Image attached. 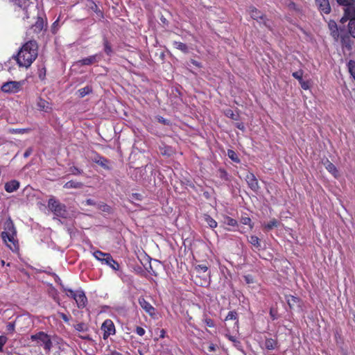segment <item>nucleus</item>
<instances>
[{
	"label": "nucleus",
	"instance_id": "nucleus-48",
	"mask_svg": "<svg viewBox=\"0 0 355 355\" xmlns=\"http://www.w3.org/2000/svg\"><path fill=\"white\" fill-rule=\"evenodd\" d=\"M218 172L220 173V178L225 180H228V174L227 171L223 168H219Z\"/></svg>",
	"mask_w": 355,
	"mask_h": 355
},
{
	"label": "nucleus",
	"instance_id": "nucleus-51",
	"mask_svg": "<svg viewBox=\"0 0 355 355\" xmlns=\"http://www.w3.org/2000/svg\"><path fill=\"white\" fill-rule=\"evenodd\" d=\"M70 171L73 175H80L83 173V171L76 166H72L70 168Z\"/></svg>",
	"mask_w": 355,
	"mask_h": 355
},
{
	"label": "nucleus",
	"instance_id": "nucleus-28",
	"mask_svg": "<svg viewBox=\"0 0 355 355\" xmlns=\"http://www.w3.org/2000/svg\"><path fill=\"white\" fill-rule=\"evenodd\" d=\"M87 6L97 15H102V12L93 0H87Z\"/></svg>",
	"mask_w": 355,
	"mask_h": 355
},
{
	"label": "nucleus",
	"instance_id": "nucleus-47",
	"mask_svg": "<svg viewBox=\"0 0 355 355\" xmlns=\"http://www.w3.org/2000/svg\"><path fill=\"white\" fill-rule=\"evenodd\" d=\"M156 119H157V121L160 123H162L164 125H171V121L168 119H164L162 116H156Z\"/></svg>",
	"mask_w": 355,
	"mask_h": 355
},
{
	"label": "nucleus",
	"instance_id": "nucleus-19",
	"mask_svg": "<svg viewBox=\"0 0 355 355\" xmlns=\"http://www.w3.org/2000/svg\"><path fill=\"white\" fill-rule=\"evenodd\" d=\"M103 263L109 266L114 270H119L120 268L119 263L112 258L110 254L105 258Z\"/></svg>",
	"mask_w": 355,
	"mask_h": 355
},
{
	"label": "nucleus",
	"instance_id": "nucleus-59",
	"mask_svg": "<svg viewBox=\"0 0 355 355\" xmlns=\"http://www.w3.org/2000/svg\"><path fill=\"white\" fill-rule=\"evenodd\" d=\"M59 316L66 322H68L69 320V317L64 313H59Z\"/></svg>",
	"mask_w": 355,
	"mask_h": 355
},
{
	"label": "nucleus",
	"instance_id": "nucleus-29",
	"mask_svg": "<svg viewBox=\"0 0 355 355\" xmlns=\"http://www.w3.org/2000/svg\"><path fill=\"white\" fill-rule=\"evenodd\" d=\"M227 154L228 157L234 162L237 164H239L241 162V159H239L237 153L234 150L228 149Z\"/></svg>",
	"mask_w": 355,
	"mask_h": 355
},
{
	"label": "nucleus",
	"instance_id": "nucleus-13",
	"mask_svg": "<svg viewBox=\"0 0 355 355\" xmlns=\"http://www.w3.org/2000/svg\"><path fill=\"white\" fill-rule=\"evenodd\" d=\"M139 304L149 315L153 316L155 315V309L144 297H140L139 298Z\"/></svg>",
	"mask_w": 355,
	"mask_h": 355
},
{
	"label": "nucleus",
	"instance_id": "nucleus-55",
	"mask_svg": "<svg viewBox=\"0 0 355 355\" xmlns=\"http://www.w3.org/2000/svg\"><path fill=\"white\" fill-rule=\"evenodd\" d=\"M7 340L5 336H0V352L3 351V347L6 343Z\"/></svg>",
	"mask_w": 355,
	"mask_h": 355
},
{
	"label": "nucleus",
	"instance_id": "nucleus-60",
	"mask_svg": "<svg viewBox=\"0 0 355 355\" xmlns=\"http://www.w3.org/2000/svg\"><path fill=\"white\" fill-rule=\"evenodd\" d=\"M191 62L192 64H193L194 66L198 67V68H201L202 67V64L200 62H199L198 61L196 60H193V59H191Z\"/></svg>",
	"mask_w": 355,
	"mask_h": 355
},
{
	"label": "nucleus",
	"instance_id": "nucleus-31",
	"mask_svg": "<svg viewBox=\"0 0 355 355\" xmlns=\"http://www.w3.org/2000/svg\"><path fill=\"white\" fill-rule=\"evenodd\" d=\"M225 115L228 117V118H230L233 120H238L239 119V114L238 113H235L234 112V110H231V109H227L225 110Z\"/></svg>",
	"mask_w": 355,
	"mask_h": 355
},
{
	"label": "nucleus",
	"instance_id": "nucleus-37",
	"mask_svg": "<svg viewBox=\"0 0 355 355\" xmlns=\"http://www.w3.org/2000/svg\"><path fill=\"white\" fill-rule=\"evenodd\" d=\"M224 223L229 225L235 227L238 225V222L236 220L230 217V216H225L224 218Z\"/></svg>",
	"mask_w": 355,
	"mask_h": 355
},
{
	"label": "nucleus",
	"instance_id": "nucleus-15",
	"mask_svg": "<svg viewBox=\"0 0 355 355\" xmlns=\"http://www.w3.org/2000/svg\"><path fill=\"white\" fill-rule=\"evenodd\" d=\"M318 9L322 13L329 14L331 12V6L329 0H315Z\"/></svg>",
	"mask_w": 355,
	"mask_h": 355
},
{
	"label": "nucleus",
	"instance_id": "nucleus-2",
	"mask_svg": "<svg viewBox=\"0 0 355 355\" xmlns=\"http://www.w3.org/2000/svg\"><path fill=\"white\" fill-rule=\"evenodd\" d=\"M5 231L1 234V237L5 244L12 252H17L19 249L17 239V230L12 220L9 218L4 225Z\"/></svg>",
	"mask_w": 355,
	"mask_h": 355
},
{
	"label": "nucleus",
	"instance_id": "nucleus-23",
	"mask_svg": "<svg viewBox=\"0 0 355 355\" xmlns=\"http://www.w3.org/2000/svg\"><path fill=\"white\" fill-rule=\"evenodd\" d=\"M83 186V184L80 182H76L74 180H70L67 182L63 187L64 189H80Z\"/></svg>",
	"mask_w": 355,
	"mask_h": 355
},
{
	"label": "nucleus",
	"instance_id": "nucleus-41",
	"mask_svg": "<svg viewBox=\"0 0 355 355\" xmlns=\"http://www.w3.org/2000/svg\"><path fill=\"white\" fill-rule=\"evenodd\" d=\"M62 289L64 292H66V295L67 297L74 299V297L76 295V291H73L70 288H67L64 287V286H62Z\"/></svg>",
	"mask_w": 355,
	"mask_h": 355
},
{
	"label": "nucleus",
	"instance_id": "nucleus-38",
	"mask_svg": "<svg viewBox=\"0 0 355 355\" xmlns=\"http://www.w3.org/2000/svg\"><path fill=\"white\" fill-rule=\"evenodd\" d=\"M92 92V89L91 87H89V86H86V87L81 88L78 90L79 96L82 98L85 96L86 95L90 94Z\"/></svg>",
	"mask_w": 355,
	"mask_h": 355
},
{
	"label": "nucleus",
	"instance_id": "nucleus-56",
	"mask_svg": "<svg viewBox=\"0 0 355 355\" xmlns=\"http://www.w3.org/2000/svg\"><path fill=\"white\" fill-rule=\"evenodd\" d=\"M135 332L137 333V335H139L140 336H143L145 334L146 331L141 327H137L136 329H135Z\"/></svg>",
	"mask_w": 355,
	"mask_h": 355
},
{
	"label": "nucleus",
	"instance_id": "nucleus-25",
	"mask_svg": "<svg viewBox=\"0 0 355 355\" xmlns=\"http://www.w3.org/2000/svg\"><path fill=\"white\" fill-rule=\"evenodd\" d=\"M325 168L326 169L331 173L334 177H337L338 175V170L336 167V166L331 163L328 159L326 161L325 164Z\"/></svg>",
	"mask_w": 355,
	"mask_h": 355
},
{
	"label": "nucleus",
	"instance_id": "nucleus-64",
	"mask_svg": "<svg viewBox=\"0 0 355 355\" xmlns=\"http://www.w3.org/2000/svg\"><path fill=\"white\" fill-rule=\"evenodd\" d=\"M347 20H349V18L348 17L345 15V13L344 14V16L341 18L340 19V21L342 23H345L346 22Z\"/></svg>",
	"mask_w": 355,
	"mask_h": 355
},
{
	"label": "nucleus",
	"instance_id": "nucleus-50",
	"mask_svg": "<svg viewBox=\"0 0 355 355\" xmlns=\"http://www.w3.org/2000/svg\"><path fill=\"white\" fill-rule=\"evenodd\" d=\"M204 322L209 327H215L214 321L210 318H205Z\"/></svg>",
	"mask_w": 355,
	"mask_h": 355
},
{
	"label": "nucleus",
	"instance_id": "nucleus-9",
	"mask_svg": "<svg viewBox=\"0 0 355 355\" xmlns=\"http://www.w3.org/2000/svg\"><path fill=\"white\" fill-rule=\"evenodd\" d=\"M245 181L248 187L254 192H257L259 189V184L258 180L255 177L254 174L251 172H248L245 175Z\"/></svg>",
	"mask_w": 355,
	"mask_h": 355
},
{
	"label": "nucleus",
	"instance_id": "nucleus-35",
	"mask_svg": "<svg viewBox=\"0 0 355 355\" xmlns=\"http://www.w3.org/2000/svg\"><path fill=\"white\" fill-rule=\"evenodd\" d=\"M279 223L277 219L273 218L265 225V228L268 230H271L274 227H277L279 225Z\"/></svg>",
	"mask_w": 355,
	"mask_h": 355
},
{
	"label": "nucleus",
	"instance_id": "nucleus-52",
	"mask_svg": "<svg viewBox=\"0 0 355 355\" xmlns=\"http://www.w3.org/2000/svg\"><path fill=\"white\" fill-rule=\"evenodd\" d=\"M38 77L41 80H43L45 79L46 77V69L44 67L39 69L38 71Z\"/></svg>",
	"mask_w": 355,
	"mask_h": 355
},
{
	"label": "nucleus",
	"instance_id": "nucleus-57",
	"mask_svg": "<svg viewBox=\"0 0 355 355\" xmlns=\"http://www.w3.org/2000/svg\"><path fill=\"white\" fill-rule=\"evenodd\" d=\"M299 83L301 85V87L304 89L307 90L309 89V84L307 81H304L303 79L300 81H299Z\"/></svg>",
	"mask_w": 355,
	"mask_h": 355
},
{
	"label": "nucleus",
	"instance_id": "nucleus-61",
	"mask_svg": "<svg viewBox=\"0 0 355 355\" xmlns=\"http://www.w3.org/2000/svg\"><path fill=\"white\" fill-rule=\"evenodd\" d=\"M31 153H32L31 149H27V150L25 151L24 154V157H29V156H30V155L31 154Z\"/></svg>",
	"mask_w": 355,
	"mask_h": 355
},
{
	"label": "nucleus",
	"instance_id": "nucleus-10",
	"mask_svg": "<svg viewBox=\"0 0 355 355\" xmlns=\"http://www.w3.org/2000/svg\"><path fill=\"white\" fill-rule=\"evenodd\" d=\"M102 55L101 53H96L94 55L88 56L85 58L77 61V64L79 66L91 65L99 62L101 60Z\"/></svg>",
	"mask_w": 355,
	"mask_h": 355
},
{
	"label": "nucleus",
	"instance_id": "nucleus-36",
	"mask_svg": "<svg viewBox=\"0 0 355 355\" xmlns=\"http://www.w3.org/2000/svg\"><path fill=\"white\" fill-rule=\"evenodd\" d=\"M205 221L207 222V223L211 228L214 229L217 227V225H218L217 222L214 218H212L210 216L205 215Z\"/></svg>",
	"mask_w": 355,
	"mask_h": 355
},
{
	"label": "nucleus",
	"instance_id": "nucleus-34",
	"mask_svg": "<svg viewBox=\"0 0 355 355\" xmlns=\"http://www.w3.org/2000/svg\"><path fill=\"white\" fill-rule=\"evenodd\" d=\"M74 329L79 332H85L88 330L87 324L85 322H80L74 326Z\"/></svg>",
	"mask_w": 355,
	"mask_h": 355
},
{
	"label": "nucleus",
	"instance_id": "nucleus-11",
	"mask_svg": "<svg viewBox=\"0 0 355 355\" xmlns=\"http://www.w3.org/2000/svg\"><path fill=\"white\" fill-rule=\"evenodd\" d=\"M92 161L100 165L104 169L110 170L111 167L110 166V160L106 157L101 155L100 154L94 152V157L92 158Z\"/></svg>",
	"mask_w": 355,
	"mask_h": 355
},
{
	"label": "nucleus",
	"instance_id": "nucleus-1",
	"mask_svg": "<svg viewBox=\"0 0 355 355\" xmlns=\"http://www.w3.org/2000/svg\"><path fill=\"white\" fill-rule=\"evenodd\" d=\"M39 46L34 40L25 42L15 55V60L19 67L28 68L38 56Z\"/></svg>",
	"mask_w": 355,
	"mask_h": 355
},
{
	"label": "nucleus",
	"instance_id": "nucleus-14",
	"mask_svg": "<svg viewBox=\"0 0 355 355\" xmlns=\"http://www.w3.org/2000/svg\"><path fill=\"white\" fill-rule=\"evenodd\" d=\"M287 304L291 309L301 308L302 300L300 298L292 295H286Z\"/></svg>",
	"mask_w": 355,
	"mask_h": 355
},
{
	"label": "nucleus",
	"instance_id": "nucleus-54",
	"mask_svg": "<svg viewBox=\"0 0 355 355\" xmlns=\"http://www.w3.org/2000/svg\"><path fill=\"white\" fill-rule=\"evenodd\" d=\"M269 313H270V318L272 320L277 319V311L276 309L271 308L270 309Z\"/></svg>",
	"mask_w": 355,
	"mask_h": 355
},
{
	"label": "nucleus",
	"instance_id": "nucleus-17",
	"mask_svg": "<svg viewBox=\"0 0 355 355\" xmlns=\"http://www.w3.org/2000/svg\"><path fill=\"white\" fill-rule=\"evenodd\" d=\"M5 190L8 193H12L17 191L19 187V182L16 180H12L5 184Z\"/></svg>",
	"mask_w": 355,
	"mask_h": 355
},
{
	"label": "nucleus",
	"instance_id": "nucleus-58",
	"mask_svg": "<svg viewBox=\"0 0 355 355\" xmlns=\"http://www.w3.org/2000/svg\"><path fill=\"white\" fill-rule=\"evenodd\" d=\"M218 348L217 345L214 343H209L207 347V350L209 352H216Z\"/></svg>",
	"mask_w": 355,
	"mask_h": 355
},
{
	"label": "nucleus",
	"instance_id": "nucleus-46",
	"mask_svg": "<svg viewBox=\"0 0 355 355\" xmlns=\"http://www.w3.org/2000/svg\"><path fill=\"white\" fill-rule=\"evenodd\" d=\"M17 322V320L15 322H8L6 325V330L9 333H13L15 331V322Z\"/></svg>",
	"mask_w": 355,
	"mask_h": 355
},
{
	"label": "nucleus",
	"instance_id": "nucleus-4",
	"mask_svg": "<svg viewBox=\"0 0 355 355\" xmlns=\"http://www.w3.org/2000/svg\"><path fill=\"white\" fill-rule=\"evenodd\" d=\"M48 27V20L46 14L44 12H38L35 21L33 24L29 31L39 37V35L46 31Z\"/></svg>",
	"mask_w": 355,
	"mask_h": 355
},
{
	"label": "nucleus",
	"instance_id": "nucleus-5",
	"mask_svg": "<svg viewBox=\"0 0 355 355\" xmlns=\"http://www.w3.org/2000/svg\"><path fill=\"white\" fill-rule=\"evenodd\" d=\"M48 208L53 214L60 218H66L67 215V207L55 197H51L48 200Z\"/></svg>",
	"mask_w": 355,
	"mask_h": 355
},
{
	"label": "nucleus",
	"instance_id": "nucleus-53",
	"mask_svg": "<svg viewBox=\"0 0 355 355\" xmlns=\"http://www.w3.org/2000/svg\"><path fill=\"white\" fill-rule=\"evenodd\" d=\"M58 24H59V19H58L57 20H55L52 26H51V32L53 34H55L58 31Z\"/></svg>",
	"mask_w": 355,
	"mask_h": 355
},
{
	"label": "nucleus",
	"instance_id": "nucleus-18",
	"mask_svg": "<svg viewBox=\"0 0 355 355\" xmlns=\"http://www.w3.org/2000/svg\"><path fill=\"white\" fill-rule=\"evenodd\" d=\"M339 39H340V43L343 48H346L347 50H350L352 49V45L353 44L354 42L350 38L349 35L345 34L340 36Z\"/></svg>",
	"mask_w": 355,
	"mask_h": 355
},
{
	"label": "nucleus",
	"instance_id": "nucleus-45",
	"mask_svg": "<svg viewBox=\"0 0 355 355\" xmlns=\"http://www.w3.org/2000/svg\"><path fill=\"white\" fill-rule=\"evenodd\" d=\"M10 2L14 6L22 8L26 3V0H10Z\"/></svg>",
	"mask_w": 355,
	"mask_h": 355
},
{
	"label": "nucleus",
	"instance_id": "nucleus-8",
	"mask_svg": "<svg viewBox=\"0 0 355 355\" xmlns=\"http://www.w3.org/2000/svg\"><path fill=\"white\" fill-rule=\"evenodd\" d=\"M22 83L17 81H10L4 83L1 90L6 93H17L21 89Z\"/></svg>",
	"mask_w": 355,
	"mask_h": 355
},
{
	"label": "nucleus",
	"instance_id": "nucleus-62",
	"mask_svg": "<svg viewBox=\"0 0 355 355\" xmlns=\"http://www.w3.org/2000/svg\"><path fill=\"white\" fill-rule=\"evenodd\" d=\"M107 355H122V354L114 350V351H110Z\"/></svg>",
	"mask_w": 355,
	"mask_h": 355
},
{
	"label": "nucleus",
	"instance_id": "nucleus-30",
	"mask_svg": "<svg viewBox=\"0 0 355 355\" xmlns=\"http://www.w3.org/2000/svg\"><path fill=\"white\" fill-rule=\"evenodd\" d=\"M173 45L177 49L181 51L182 52L187 53L188 52V47L186 44L182 43L181 42L174 41L173 42Z\"/></svg>",
	"mask_w": 355,
	"mask_h": 355
},
{
	"label": "nucleus",
	"instance_id": "nucleus-44",
	"mask_svg": "<svg viewBox=\"0 0 355 355\" xmlns=\"http://www.w3.org/2000/svg\"><path fill=\"white\" fill-rule=\"evenodd\" d=\"M292 76H293V78L297 79L298 81H300V80H302L303 79L302 78L303 71L300 69L299 71H295V72H293L292 73Z\"/></svg>",
	"mask_w": 355,
	"mask_h": 355
},
{
	"label": "nucleus",
	"instance_id": "nucleus-24",
	"mask_svg": "<svg viewBox=\"0 0 355 355\" xmlns=\"http://www.w3.org/2000/svg\"><path fill=\"white\" fill-rule=\"evenodd\" d=\"M265 347L268 350H273L275 349L277 345L278 342L277 340H275L273 338H266L265 340Z\"/></svg>",
	"mask_w": 355,
	"mask_h": 355
},
{
	"label": "nucleus",
	"instance_id": "nucleus-7",
	"mask_svg": "<svg viewBox=\"0 0 355 355\" xmlns=\"http://www.w3.org/2000/svg\"><path fill=\"white\" fill-rule=\"evenodd\" d=\"M249 12H250L251 17L253 19L257 20V21H259V22H261V21L263 22V24H264V26H266V27H268V28L270 29V26L268 25V24H267L268 20L266 19V15H263L257 8H255L254 6H250L249 8Z\"/></svg>",
	"mask_w": 355,
	"mask_h": 355
},
{
	"label": "nucleus",
	"instance_id": "nucleus-42",
	"mask_svg": "<svg viewBox=\"0 0 355 355\" xmlns=\"http://www.w3.org/2000/svg\"><path fill=\"white\" fill-rule=\"evenodd\" d=\"M339 5L345 6L346 7L355 4V0H336Z\"/></svg>",
	"mask_w": 355,
	"mask_h": 355
},
{
	"label": "nucleus",
	"instance_id": "nucleus-22",
	"mask_svg": "<svg viewBox=\"0 0 355 355\" xmlns=\"http://www.w3.org/2000/svg\"><path fill=\"white\" fill-rule=\"evenodd\" d=\"M159 148L160 153L164 156L170 157L174 153V150H173L172 147L167 146L164 144H163L162 146H160Z\"/></svg>",
	"mask_w": 355,
	"mask_h": 355
},
{
	"label": "nucleus",
	"instance_id": "nucleus-33",
	"mask_svg": "<svg viewBox=\"0 0 355 355\" xmlns=\"http://www.w3.org/2000/svg\"><path fill=\"white\" fill-rule=\"evenodd\" d=\"M348 30L350 35L355 38V19H350L348 24Z\"/></svg>",
	"mask_w": 355,
	"mask_h": 355
},
{
	"label": "nucleus",
	"instance_id": "nucleus-3",
	"mask_svg": "<svg viewBox=\"0 0 355 355\" xmlns=\"http://www.w3.org/2000/svg\"><path fill=\"white\" fill-rule=\"evenodd\" d=\"M30 340L35 342L37 347L43 348L46 354H49L53 347L51 336L44 331H39L32 334Z\"/></svg>",
	"mask_w": 355,
	"mask_h": 355
},
{
	"label": "nucleus",
	"instance_id": "nucleus-26",
	"mask_svg": "<svg viewBox=\"0 0 355 355\" xmlns=\"http://www.w3.org/2000/svg\"><path fill=\"white\" fill-rule=\"evenodd\" d=\"M248 242L252 244L256 249L259 250L261 248V241L258 236L252 235L248 239Z\"/></svg>",
	"mask_w": 355,
	"mask_h": 355
},
{
	"label": "nucleus",
	"instance_id": "nucleus-32",
	"mask_svg": "<svg viewBox=\"0 0 355 355\" xmlns=\"http://www.w3.org/2000/svg\"><path fill=\"white\" fill-rule=\"evenodd\" d=\"M31 130V128H11L9 130V132L11 134H26L28 133Z\"/></svg>",
	"mask_w": 355,
	"mask_h": 355
},
{
	"label": "nucleus",
	"instance_id": "nucleus-12",
	"mask_svg": "<svg viewBox=\"0 0 355 355\" xmlns=\"http://www.w3.org/2000/svg\"><path fill=\"white\" fill-rule=\"evenodd\" d=\"M76 301L77 307L80 309H84L87 304V297L82 290L76 291V295L73 299Z\"/></svg>",
	"mask_w": 355,
	"mask_h": 355
},
{
	"label": "nucleus",
	"instance_id": "nucleus-40",
	"mask_svg": "<svg viewBox=\"0 0 355 355\" xmlns=\"http://www.w3.org/2000/svg\"><path fill=\"white\" fill-rule=\"evenodd\" d=\"M241 222L243 225H249L250 229L253 227V223H252L251 218L248 216H242L241 219Z\"/></svg>",
	"mask_w": 355,
	"mask_h": 355
},
{
	"label": "nucleus",
	"instance_id": "nucleus-43",
	"mask_svg": "<svg viewBox=\"0 0 355 355\" xmlns=\"http://www.w3.org/2000/svg\"><path fill=\"white\" fill-rule=\"evenodd\" d=\"M198 272H206L208 270V267L205 264H199L195 267Z\"/></svg>",
	"mask_w": 355,
	"mask_h": 355
},
{
	"label": "nucleus",
	"instance_id": "nucleus-49",
	"mask_svg": "<svg viewBox=\"0 0 355 355\" xmlns=\"http://www.w3.org/2000/svg\"><path fill=\"white\" fill-rule=\"evenodd\" d=\"M243 279L246 284H253L254 282V279L252 275H246L243 276Z\"/></svg>",
	"mask_w": 355,
	"mask_h": 355
},
{
	"label": "nucleus",
	"instance_id": "nucleus-21",
	"mask_svg": "<svg viewBox=\"0 0 355 355\" xmlns=\"http://www.w3.org/2000/svg\"><path fill=\"white\" fill-rule=\"evenodd\" d=\"M103 49L105 54L108 56H111L113 53V49L111 43L109 42L107 37H104L103 39Z\"/></svg>",
	"mask_w": 355,
	"mask_h": 355
},
{
	"label": "nucleus",
	"instance_id": "nucleus-39",
	"mask_svg": "<svg viewBox=\"0 0 355 355\" xmlns=\"http://www.w3.org/2000/svg\"><path fill=\"white\" fill-rule=\"evenodd\" d=\"M238 320V313L236 311H230L225 320Z\"/></svg>",
	"mask_w": 355,
	"mask_h": 355
},
{
	"label": "nucleus",
	"instance_id": "nucleus-20",
	"mask_svg": "<svg viewBox=\"0 0 355 355\" xmlns=\"http://www.w3.org/2000/svg\"><path fill=\"white\" fill-rule=\"evenodd\" d=\"M37 106L40 110L46 112H48L51 110V107L49 106V103L43 98L39 99L37 103Z\"/></svg>",
	"mask_w": 355,
	"mask_h": 355
},
{
	"label": "nucleus",
	"instance_id": "nucleus-6",
	"mask_svg": "<svg viewBox=\"0 0 355 355\" xmlns=\"http://www.w3.org/2000/svg\"><path fill=\"white\" fill-rule=\"evenodd\" d=\"M103 331V338L104 340L107 339L110 336L114 335L116 333V329L114 322L110 319L105 320L101 327Z\"/></svg>",
	"mask_w": 355,
	"mask_h": 355
},
{
	"label": "nucleus",
	"instance_id": "nucleus-63",
	"mask_svg": "<svg viewBox=\"0 0 355 355\" xmlns=\"http://www.w3.org/2000/svg\"><path fill=\"white\" fill-rule=\"evenodd\" d=\"M236 128L241 130H244L245 129V127L243 125V124L242 123H236Z\"/></svg>",
	"mask_w": 355,
	"mask_h": 355
},
{
	"label": "nucleus",
	"instance_id": "nucleus-16",
	"mask_svg": "<svg viewBox=\"0 0 355 355\" xmlns=\"http://www.w3.org/2000/svg\"><path fill=\"white\" fill-rule=\"evenodd\" d=\"M329 28L331 31V35L334 39L335 42H338L340 35L338 30V26L335 21L331 20L329 22Z\"/></svg>",
	"mask_w": 355,
	"mask_h": 355
},
{
	"label": "nucleus",
	"instance_id": "nucleus-27",
	"mask_svg": "<svg viewBox=\"0 0 355 355\" xmlns=\"http://www.w3.org/2000/svg\"><path fill=\"white\" fill-rule=\"evenodd\" d=\"M109 253H105L100 250H96L94 252L93 255L94 257L100 261L102 263L105 261V258L108 256Z\"/></svg>",
	"mask_w": 355,
	"mask_h": 355
}]
</instances>
